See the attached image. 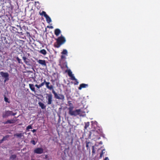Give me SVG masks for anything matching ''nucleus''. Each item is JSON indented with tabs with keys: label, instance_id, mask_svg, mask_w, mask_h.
Listing matches in <instances>:
<instances>
[{
	"label": "nucleus",
	"instance_id": "nucleus-1",
	"mask_svg": "<svg viewBox=\"0 0 160 160\" xmlns=\"http://www.w3.org/2000/svg\"><path fill=\"white\" fill-rule=\"evenodd\" d=\"M87 108V106L86 103V101H82L81 103V116H85L86 115V113L88 112Z\"/></svg>",
	"mask_w": 160,
	"mask_h": 160
},
{
	"label": "nucleus",
	"instance_id": "nucleus-2",
	"mask_svg": "<svg viewBox=\"0 0 160 160\" xmlns=\"http://www.w3.org/2000/svg\"><path fill=\"white\" fill-rule=\"evenodd\" d=\"M34 32V35H32V34L30 35L29 32H27L25 34V36H26V38L27 37V38H28L30 40H31L30 37H31L33 40H35V39L37 40V39L36 38L38 34L36 32Z\"/></svg>",
	"mask_w": 160,
	"mask_h": 160
},
{
	"label": "nucleus",
	"instance_id": "nucleus-3",
	"mask_svg": "<svg viewBox=\"0 0 160 160\" xmlns=\"http://www.w3.org/2000/svg\"><path fill=\"white\" fill-rule=\"evenodd\" d=\"M68 76L71 78L72 80H75V82H74V84L75 85H77L79 83V82L77 81V79H76L73 75L72 74V71L69 70L68 71Z\"/></svg>",
	"mask_w": 160,
	"mask_h": 160
},
{
	"label": "nucleus",
	"instance_id": "nucleus-4",
	"mask_svg": "<svg viewBox=\"0 0 160 160\" xmlns=\"http://www.w3.org/2000/svg\"><path fill=\"white\" fill-rule=\"evenodd\" d=\"M47 96L46 97L48 100L47 104L48 105H50L52 104V95L51 94H47Z\"/></svg>",
	"mask_w": 160,
	"mask_h": 160
},
{
	"label": "nucleus",
	"instance_id": "nucleus-5",
	"mask_svg": "<svg viewBox=\"0 0 160 160\" xmlns=\"http://www.w3.org/2000/svg\"><path fill=\"white\" fill-rule=\"evenodd\" d=\"M12 111H5L2 113V117L3 118H7L8 116L11 115Z\"/></svg>",
	"mask_w": 160,
	"mask_h": 160
},
{
	"label": "nucleus",
	"instance_id": "nucleus-6",
	"mask_svg": "<svg viewBox=\"0 0 160 160\" xmlns=\"http://www.w3.org/2000/svg\"><path fill=\"white\" fill-rule=\"evenodd\" d=\"M43 150L41 148H37L34 149V152L35 153L40 154L43 152Z\"/></svg>",
	"mask_w": 160,
	"mask_h": 160
},
{
	"label": "nucleus",
	"instance_id": "nucleus-7",
	"mask_svg": "<svg viewBox=\"0 0 160 160\" xmlns=\"http://www.w3.org/2000/svg\"><path fill=\"white\" fill-rule=\"evenodd\" d=\"M65 41H57L54 44L55 47L57 48H59Z\"/></svg>",
	"mask_w": 160,
	"mask_h": 160
},
{
	"label": "nucleus",
	"instance_id": "nucleus-8",
	"mask_svg": "<svg viewBox=\"0 0 160 160\" xmlns=\"http://www.w3.org/2000/svg\"><path fill=\"white\" fill-rule=\"evenodd\" d=\"M0 73L2 77L5 78L6 79H8L9 74L7 72H0Z\"/></svg>",
	"mask_w": 160,
	"mask_h": 160
},
{
	"label": "nucleus",
	"instance_id": "nucleus-9",
	"mask_svg": "<svg viewBox=\"0 0 160 160\" xmlns=\"http://www.w3.org/2000/svg\"><path fill=\"white\" fill-rule=\"evenodd\" d=\"M55 98L56 99L60 100H64V96L62 94H58L55 97Z\"/></svg>",
	"mask_w": 160,
	"mask_h": 160
},
{
	"label": "nucleus",
	"instance_id": "nucleus-10",
	"mask_svg": "<svg viewBox=\"0 0 160 160\" xmlns=\"http://www.w3.org/2000/svg\"><path fill=\"white\" fill-rule=\"evenodd\" d=\"M16 120L14 119H12L11 120H8L7 121H6L5 122H4L3 123L4 124H7L8 123L9 124H12L13 123H14L16 122Z\"/></svg>",
	"mask_w": 160,
	"mask_h": 160
},
{
	"label": "nucleus",
	"instance_id": "nucleus-11",
	"mask_svg": "<svg viewBox=\"0 0 160 160\" xmlns=\"http://www.w3.org/2000/svg\"><path fill=\"white\" fill-rule=\"evenodd\" d=\"M50 82H46V88L49 90H51L52 89V87L53 86L52 85H50Z\"/></svg>",
	"mask_w": 160,
	"mask_h": 160
},
{
	"label": "nucleus",
	"instance_id": "nucleus-12",
	"mask_svg": "<svg viewBox=\"0 0 160 160\" xmlns=\"http://www.w3.org/2000/svg\"><path fill=\"white\" fill-rule=\"evenodd\" d=\"M38 62L39 64L42 66H46V65L45 61L44 60L39 59L38 61Z\"/></svg>",
	"mask_w": 160,
	"mask_h": 160
},
{
	"label": "nucleus",
	"instance_id": "nucleus-13",
	"mask_svg": "<svg viewBox=\"0 0 160 160\" xmlns=\"http://www.w3.org/2000/svg\"><path fill=\"white\" fill-rule=\"evenodd\" d=\"M22 59L26 64L27 65H30L29 64L30 61L29 59L25 57H23Z\"/></svg>",
	"mask_w": 160,
	"mask_h": 160
},
{
	"label": "nucleus",
	"instance_id": "nucleus-14",
	"mask_svg": "<svg viewBox=\"0 0 160 160\" xmlns=\"http://www.w3.org/2000/svg\"><path fill=\"white\" fill-rule=\"evenodd\" d=\"M29 87L31 90L33 92H36L35 88H34V86L33 84H29Z\"/></svg>",
	"mask_w": 160,
	"mask_h": 160
},
{
	"label": "nucleus",
	"instance_id": "nucleus-15",
	"mask_svg": "<svg viewBox=\"0 0 160 160\" xmlns=\"http://www.w3.org/2000/svg\"><path fill=\"white\" fill-rule=\"evenodd\" d=\"M80 112V109L76 110L73 111V112L72 113L74 114H72V115H75V116L79 114Z\"/></svg>",
	"mask_w": 160,
	"mask_h": 160
},
{
	"label": "nucleus",
	"instance_id": "nucleus-16",
	"mask_svg": "<svg viewBox=\"0 0 160 160\" xmlns=\"http://www.w3.org/2000/svg\"><path fill=\"white\" fill-rule=\"evenodd\" d=\"M14 136H16L18 138H21L23 136V133H17L15 134L14 135Z\"/></svg>",
	"mask_w": 160,
	"mask_h": 160
},
{
	"label": "nucleus",
	"instance_id": "nucleus-17",
	"mask_svg": "<svg viewBox=\"0 0 160 160\" xmlns=\"http://www.w3.org/2000/svg\"><path fill=\"white\" fill-rule=\"evenodd\" d=\"M54 33L56 36H58L61 33V31L59 29H56L55 30Z\"/></svg>",
	"mask_w": 160,
	"mask_h": 160
},
{
	"label": "nucleus",
	"instance_id": "nucleus-18",
	"mask_svg": "<svg viewBox=\"0 0 160 160\" xmlns=\"http://www.w3.org/2000/svg\"><path fill=\"white\" fill-rule=\"evenodd\" d=\"M88 87V84L82 83L81 84V89L83 88H86Z\"/></svg>",
	"mask_w": 160,
	"mask_h": 160
},
{
	"label": "nucleus",
	"instance_id": "nucleus-19",
	"mask_svg": "<svg viewBox=\"0 0 160 160\" xmlns=\"http://www.w3.org/2000/svg\"><path fill=\"white\" fill-rule=\"evenodd\" d=\"M47 22L50 23L52 21V20L50 18L48 15L45 17Z\"/></svg>",
	"mask_w": 160,
	"mask_h": 160
},
{
	"label": "nucleus",
	"instance_id": "nucleus-20",
	"mask_svg": "<svg viewBox=\"0 0 160 160\" xmlns=\"http://www.w3.org/2000/svg\"><path fill=\"white\" fill-rule=\"evenodd\" d=\"M38 104L39 106L42 109H44L46 108V106L42 102H39Z\"/></svg>",
	"mask_w": 160,
	"mask_h": 160
},
{
	"label": "nucleus",
	"instance_id": "nucleus-21",
	"mask_svg": "<svg viewBox=\"0 0 160 160\" xmlns=\"http://www.w3.org/2000/svg\"><path fill=\"white\" fill-rule=\"evenodd\" d=\"M19 37L21 38L27 39V38H26V36H25V34H22V32H21V34H20V35H19Z\"/></svg>",
	"mask_w": 160,
	"mask_h": 160
},
{
	"label": "nucleus",
	"instance_id": "nucleus-22",
	"mask_svg": "<svg viewBox=\"0 0 160 160\" xmlns=\"http://www.w3.org/2000/svg\"><path fill=\"white\" fill-rule=\"evenodd\" d=\"M39 52L44 55H45L47 53L46 51L44 49L40 50Z\"/></svg>",
	"mask_w": 160,
	"mask_h": 160
},
{
	"label": "nucleus",
	"instance_id": "nucleus-23",
	"mask_svg": "<svg viewBox=\"0 0 160 160\" xmlns=\"http://www.w3.org/2000/svg\"><path fill=\"white\" fill-rule=\"evenodd\" d=\"M82 126L84 127V129H86L88 127L89 125V122H85V126H84L83 125H82Z\"/></svg>",
	"mask_w": 160,
	"mask_h": 160
},
{
	"label": "nucleus",
	"instance_id": "nucleus-24",
	"mask_svg": "<svg viewBox=\"0 0 160 160\" xmlns=\"http://www.w3.org/2000/svg\"><path fill=\"white\" fill-rule=\"evenodd\" d=\"M56 40H65V38L62 35L59 37Z\"/></svg>",
	"mask_w": 160,
	"mask_h": 160
},
{
	"label": "nucleus",
	"instance_id": "nucleus-25",
	"mask_svg": "<svg viewBox=\"0 0 160 160\" xmlns=\"http://www.w3.org/2000/svg\"><path fill=\"white\" fill-rule=\"evenodd\" d=\"M39 14L40 15L42 16L43 15L45 17L48 15L46 13V12L44 11H42L41 13L39 12Z\"/></svg>",
	"mask_w": 160,
	"mask_h": 160
},
{
	"label": "nucleus",
	"instance_id": "nucleus-26",
	"mask_svg": "<svg viewBox=\"0 0 160 160\" xmlns=\"http://www.w3.org/2000/svg\"><path fill=\"white\" fill-rule=\"evenodd\" d=\"M105 150L103 149L102 150L101 152L100 153V158H101L102 157L103 155L105 153Z\"/></svg>",
	"mask_w": 160,
	"mask_h": 160
},
{
	"label": "nucleus",
	"instance_id": "nucleus-27",
	"mask_svg": "<svg viewBox=\"0 0 160 160\" xmlns=\"http://www.w3.org/2000/svg\"><path fill=\"white\" fill-rule=\"evenodd\" d=\"M1 40H6V37H5V35L4 34H2L1 35Z\"/></svg>",
	"mask_w": 160,
	"mask_h": 160
},
{
	"label": "nucleus",
	"instance_id": "nucleus-28",
	"mask_svg": "<svg viewBox=\"0 0 160 160\" xmlns=\"http://www.w3.org/2000/svg\"><path fill=\"white\" fill-rule=\"evenodd\" d=\"M50 90L52 91V93L54 94V97H55V96L57 95V93L54 91V90L53 89V86L52 87V89L51 90Z\"/></svg>",
	"mask_w": 160,
	"mask_h": 160
},
{
	"label": "nucleus",
	"instance_id": "nucleus-29",
	"mask_svg": "<svg viewBox=\"0 0 160 160\" xmlns=\"http://www.w3.org/2000/svg\"><path fill=\"white\" fill-rule=\"evenodd\" d=\"M50 90L52 91V93L54 94V97H55V96L57 95V93L54 91V90L53 89V86L52 87V89L51 90Z\"/></svg>",
	"mask_w": 160,
	"mask_h": 160
},
{
	"label": "nucleus",
	"instance_id": "nucleus-30",
	"mask_svg": "<svg viewBox=\"0 0 160 160\" xmlns=\"http://www.w3.org/2000/svg\"><path fill=\"white\" fill-rule=\"evenodd\" d=\"M62 53L63 54L67 55L68 53L66 49H64L62 52Z\"/></svg>",
	"mask_w": 160,
	"mask_h": 160
},
{
	"label": "nucleus",
	"instance_id": "nucleus-31",
	"mask_svg": "<svg viewBox=\"0 0 160 160\" xmlns=\"http://www.w3.org/2000/svg\"><path fill=\"white\" fill-rule=\"evenodd\" d=\"M46 80L45 79H44V82H43L42 83L40 84H39L40 86L41 87H42L44 85V84H45L46 85Z\"/></svg>",
	"mask_w": 160,
	"mask_h": 160
},
{
	"label": "nucleus",
	"instance_id": "nucleus-32",
	"mask_svg": "<svg viewBox=\"0 0 160 160\" xmlns=\"http://www.w3.org/2000/svg\"><path fill=\"white\" fill-rule=\"evenodd\" d=\"M18 62L19 63H22V62L21 61V60L19 59L18 57H17L16 58Z\"/></svg>",
	"mask_w": 160,
	"mask_h": 160
},
{
	"label": "nucleus",
	"instance_id": "nucleus-33",
	"mask_svg": "<svg viewBox=\"0 0 160 160\" xmlns=\"http://www.w3.org/2000/svg\"><path fill=\"white\" fill-rule=\"evenodd\" d=\"M16 158V156L15 155H12L10 157V158L11 159H14Z\"/></svg>",
	"mask_w": 160,
	"mask_h": 160
},
{
	"label": "nucleus",
	"instance_id": "nucleus-34",
	"mask_svg": "<svg viewBox=\"0 0 160 160\" xmlns=\"http://www.w3.org/2000/svg\"><path fill=\"white\" fill-rule=\"evenodd\" d=\"M4 101L8 103H9V102L8 101V98H6V97H4Z\"/></svg>",
	"mask_w": 160,
	"mask_h": 160
},
{
	"label": "nucleus",
	"instance_id": "nucleus-35",
	"mask_svg": "<svg viewBox=\"0 0 160 160\" xmlns=\"http://www.w3.org/2000/svg\"><path fill=\"white\" fill-rule=\"evenodd\" d=\"M73 110H71V111H69V113L71 115H72V114H74L72 113L73 112Z\"/></svg>",
	"mask_w": 160,
	"mask_h": 160
},
{
	"label": "nucleus",
	"instance_id": "nucleus-36",
	"mask_svg": "<svg viewBox=\"0 0 160 160\" xmlns=\"http://www.w3.org/2000/svg\"><path fill=\"white\" fill-rule=\"evenodd\" d=\"M90 143V142H87L86 143V147L87 148V149H88L89 148L88 144Z\"/></svg>",
	"mask_w": 160,
	"mask_h": 160
},
{
	"label": "nucleus",
	"instance_id": "nucleus-37",
	"mask_svg": "<svg viewBox=\"0 0 160 160\" xmlns=\"http://www.w3.org/2000/svg\"><path fill=\"white\" fill-rule=\"evenodd\" d=\"M35 86L37 87L38 89H39L41 87L40 85L36 84Z\"/></svg>",
	"mask_w": 160,
	"mask_h": 160
},
{
	"label": "nucleus",
	"instance_id": "nucleus-38",
	"mask_svg": "<svg viewBox=\"0 0 160 160\" xmlns=\"http://www.w3.org/2000/svg\"><path fill=\"white\" fill-rule=\"evenodd\" d=\"M32 127L31 125L28 126L27 128V129L28 130H29V129H32Z\"/></svg>",
	"mask_w": 160,
	"mask_h": 160
},
{
	"label": "nucleus",
	"instance_id": "nucleus-39",
	"mask_svg": "<svg viewBox=\"0 0 160 160\" xmlns=\"http://www.w3.org/2000/svg\"><path fill=\"white\" fill-rule=\"evenodd\" d=\"M73 106H72V107H69L68 108V109L69 110V111H71V110H73Z\"/></svg>",
	"mask_w": 160,
	"mask_h": 160
},
{
	"label": "nucleus",
	"instance_id": "nucleus-40",
	"mask_svg": "<svg viewBox=\"0 0 160 160\" xmlns=\"http://www.w3.org/2000/svg\"><path fill=\"white\" fill-rule=\"evenodd\" d=\"M92 154L95 153V151L94 150V146H92Z\"/></svg>",
	"mask_w": 160,
	"mask_h": 160
},
{
	"label": "nucleus",
	"instance_id": "nucleus-41",
	"mask_svg": "<svg viewBox=\"0 0 160 160\" xmlns=\"http://www.w3.org/2000/svg\"><path fill=\"white\" fill-rule=\"evenodd\" d=\"M31 142L33 144L35 145L36 144V142L34 140H32L31 141Z\"/></svg>",
	"mask_w": 160,
	"mask_h": 160
},
{
	"label": "nucleus",
	"instance_id": "nucleus-42",
	"mask_svg": "<svg viewBox=\"0 0 160 160\" xmlns=\"http://www.w3.org/2000/svg\"><path fill=\"white\" fill-rule=\"evenodd\" d=\"M16 114V113H13V112H12V111L11 115L14 116V115H15Z\"/></svg>",
	"mask_w": 160,
	"mask_h": 160
},
{
	"label": "nucleus",
	"instance_id": "nucleus-43",
	"mask_svg": "<svg viewBox=\"0 0 160 160\" xmlns=\"http://www.w3.org/2000/svg\"><path fill=\"white\" fill-rule=\"evenodd\" d=\"M61 58L62 59L65 58V56H64V55H62Z\"/></svg>",
	"mask_w": 160,
	"mask_h": 160
},
{
	"label": "nucleus",
	"instance_id": "nucleus-44",
	"mask_svg": "<svg viewBox=\"0 0 160 160\" xmlns=\"http://www.w3.org/2000/svg\"><path fill=\"white\" fill-rule=\"evenodd\" d=\"M0 1L1 2H6V0H0Z\"/></svg>",
	"mask_w": 160,
	"mask_h": 160
},
{
	"label": "nucleus",
	"instance_id": "nucleus-45",
	"mask_svg": "<svg viewBox=\"0 0 160 160\" xmlns=\"http://www.w3.org/2000/svg\"><path fill=\"white\" fill-rule=\"evenodd\" d=\"M69 107L73 106L72 105V104L71 103H69Z\"/></svg>",
	"mask_w": 160,
	"mask_h": 160
},
{
	"label": "nucleus",
	"instance_id": "nucleus-46",
	"mask_svg": "<svg viewBox=\"0 0 160 160\" xmlns=\"http://www.w3.org/2000/svg\"><path fill=\"white\" fill-rule=\"evenodd\" d=\"M108 157H106L104 160H108Z\"/></svg>",
	"mask_w": 160,
	"mask_h": 160
},
{
	"label": "nucleus",
	"instance_id": "nucleus-47",
	"mask_svg": "<svg viewBox=\"0 0 160 160\" xmlns=\"http://www.w3.org/2000/svg\"><path fill=\"white\" fill-rule=\"evenodd\" d=\"M36 131V130L35 129H33L32 130L33 132H34Z\"/></svg>",
	"mask_w": 160,
	"mask_h": 160
},
{
	"label": "nucleus",
	"instance_id": "nucleus-48",
	"mask_svg": "<svg viewBox=\"0 0 160 160\" xmlns=\"http://www.w3.org/2000/svg\"><path fill=\"white\" fill-rule=\"evenodd\" d=\"M4 138H3L2 139V141H3V140H4Z\"/></svg>",
	"mask_w": 160,
	"mask_h": 160
},
{
	"label": "nucleus",
	"instance_id": "nucleus-49",
	"mask_svg": "<svg viewBox=\"0 0 160 160\" xmlns=\"http://www.w3.org/2000/svg\"><path fill=\"white\" fill-rule=\"evenodd\" d=\"M50 28H53V27H52V26H51L50 27Z\"/></svg>",
	"mask_w": 160,
	"mask_h": 160
},
{
	"label": "nucleus",
	"instance_id": "nucleus-50",
	"mask_svg": "<svg viewBox=\"0 0 160 160\" xmlns=\"http://www.w3.org/2000/svg\"><path fill=\"white\" fill-rule=\"evenodd\" d=\"M78 89H80V86L78 87Z\"/></svg>",
	"mask_w": 160,
	"mask_h": 160
},
{
	"label": "nucleus",
	"instance_id": "nucleus-51",
	"mask_svg": "<svg viewBox=\"0 0 160 160\" xmlns=\"http://www.w3.org/2000/svg\"><path fill=\"white\" fill-rule=\"evenodd\" d=\"M47 28H49V27L48 26H47Z\"/></svg>",
	"mask_w": 160,
	"mask_h": 160
},
{
	"label": "nucleus",
	"instance_id": "nucleus-52",
	"mask_svg": "<svg viewBox=\"0 0 160 160\" xmlns=\"http://www.w3.org/2000/svg\"><path fill=\"white\" fill-rule=\"evenodd\" d=\"M31 160H34V159H32Z\"/></svg>",
	"mask_w": 160,
	"mask_h": 160
}]
</instances>
